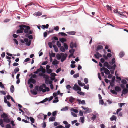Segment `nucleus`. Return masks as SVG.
<instances>
[{
    "label": "nucleus",
    "mask_w": 128,
    "mask_h": 128,
    "mask_svg": "<svg viewBox=\"0 0 128 128\" xmlns=\"http://www.w3.org/2000/svg\"><path fill=\"white\" fill-rule=\"evenodd\" d=\"M124 55V54L123 52H120L119 54V56H120V58H122L123 57Z\"/></svg>",
    "instance_id": "nucleus-29"
},
{
    "label": "nucleus",
    "mask_w": 128,
    "mask_h": 128,
    "mask_svg": "<svg viewBox=\"0 0 128 128\" xmlns=\"http://www.w3.org/2000/svg\"><path fill=\"white\" fill-rule=\"evenodd\" d=\"M84 89L88 90L89 88V85L88 84H87L86 86H84Z\"/></svg>",
    "instance_id": "nucleus-61"
},
{
    "label": "nucleus",
    "mask_w": 128,
    "mask_h": 128,
    "mask_svg": "<svg viewBox=\"0 0 128 128\" xmlns=\"http://www.w3.org/2000/svg\"><path fill=\"white\" fill-rule=\"evenodd\" d=\"M67 33L71 35H74L76 34V32L75 31H71L66 32Z\"/></svg>",
    "instance_id": "nucleus-16"
},
{
    "label": "nucleus",
    "mask_w": 128,
    "mask_h": 128,
    "mask_svg": "<svg viewBox=\"0 0 128 128\" xmlns=\"http://www.w3.org/2000/svg\"><path fill=\"white\" fill-rule=\"evenodd\" d=\"M46 72L48 74H50L52 72V70L50 69L46 70Z\"/></svg>",
    "instance_id": "nucleus-55"
},
{
    "label": "nucleus",
    "mask_w": 128,
    "mask_h": 128,
    "mask_svg": "<svg viewBox=\"0 0 128 128\" xmlns=\"http://www.w3.org/2000/svg\"><path fill=\"white\" fill-rule=\"evenodd\" d=\"M25 42H26V44L28 46H30L31 44V40H28L27 38H25L24 39Z\"/></svg>",
    "instance_id": "nucleus-3"
},
{
    "label": "nucleus",
    "mask_w": 128,
    "mask_h": 128,
    "mask_svg": "<svg viewBox=\"0 0 128 128\" xmlns=\"http://www.w3.org/2000/svg\"><path fill=\"white\" fill-rule=\"evenodd\" d=\"M43 88V87L42 86H40L38 88L39 90L40 91H41L42 90Z\"/></svg>",
    "instance_id": "nucleus-64"
},
{
    "label": "nucleus",
    "mask_w": 128,
    "mask_h": 128,
    "mask_svg": "<svg viewBox=\"0 0 128 128\" xmlns=\"http://www.w3.org/2000/svg\"><path fill=\"white\" fill-rule=\"evenodd\" d=\"M19 27L20 28V29L23 32L24 28L26 27V26L25 25L22 24L20 25Z\"/></svg>",
    "instance_id": "nucleus-8"
},
{
    "label": "nucleus",
    "mask_w": 128,
    "mask_h": 128,
    "mask_svg": "<svg viewBox=\"0 0 128 128\" xmlns=\"http://www.w3.org/2000/svg\"><path fill=\"white\" fill-rule=\"evenodd\" d=\"M72 53H71L68 56L69 58H70L71 57L73 56L74 54V53L75 51V50L74 49H72V50H70L69 52L70 53H72Z\"/></svg>",
    "instance_id": "nucleus-7"
},
{
    "label": "nucleus",
    "mask_w": 128,
    "mask_h": 128,
    "mask_svg": "<svg viewBox=\"0 0 128 128\" xmlns=\"http://www.w3.org/2000/svg\"><path fill=\"white\" fill-rule=\"evenodd\" d=\"M108 63L107 62H105L104 64V66L107 67L108 65Z\"/></svg>",
    "instance_id": "nucleus-54"
},
{
    "label": "nucleus",
    "mask_w": 128,
    "mask_h": 128,
    "mask_svg": "<svg viewBox=\"0 0 128 128\" xmlns=\"http://www.w3.org/2000/svg\"><path fill=\"white\" fill-rule=\"evenodd\" d=\"M58 97H56L55 98V100L53 101V102L56 103L58 102Z\"/></svg>",
    "instance_id": "nucleus-36"
},
{
    "label": "nucleus",
    "mask_w": 128,
    "mask_h": 128,
    "mask_svg": "<svg viewBox=\"0 0 128 128\" xmlns=\"http://www.w3.org/2000/svg\"><path fill=\"white\" fill-rule=\"evenodd\" d=\"M50 75L52 77H54L57 75L55 73L53 72Z\"/></svg>",
    "instance_id": "nucleus-63"
},
{
    "label": "nucleus",
    "mask_w": 128,
    "mask_h": 128,
    "mask_svg": "<svg viewBox=\"0 0 128 128\" xmlns=\"http://www.w3.org/2000/svg\"><path fill=\"white\" fill-rule=\"evenodd\" d=\"M57 112V111H54L52 112V115L53 116H55Z\"/></svg>",
    "instance_id": "nucleus-57"
},
{
    "label": "nucleus",
    "mask_w": 128,
    "mask_h": 128,
    "mask_svg": "<svg viewBox=\"0 0 128 128\" xmlns=\"http://www.w3.org/2000/svg\"><path fill=\"white\" fill-rule=\"evenodd\" d=\"M64 46L66 50H67L68 49V46L66 43H64Z\"/></svg>",
    "instance_id": "nucleus-58"
},
{
    "label": "nucleus",
    "mask_w": 128,
    "mask_h": 128,
    "mask_svg": "<svg viewBox=\"0 0 128 128\" xmlns=\"http://www.w3.org/2000/svg\"><path fill=\"white\" fill-rule=\"evenodd\" d=\"M68 110V108L67 106H65L64 108L61 109V110L62 111H64L67 110Z\"/></svg>",
    "instance_id": "nucleus-35"
},
{
    "label": "nucleus",
    "mask_w": 128,
    "mask_h": 128,
    "mask_svg": "<svg viewBox=\"0 0 128 128\" xmlns=\"http://www.w3.org/2000/svg\"><path fill=\"white\" fill-rule=\"evenodd\" d=\"M91 109H90L88 108H87V110H85L84 112V113H89L91 111Z\"/></svg>",
    "instance_id": "nucleus-38"
},
{
    "label": "nucleus",
    "mask_w": 128,
    "mask_h": 128,
    "mask_svg": "<svg viewBox=\"0 0 128 128\" xmlns=\"http://www.w3.org/2000/svg\"><path fill=\"white\" fill-rule=\"evenodd\" d=\"M40 71H41L44 74L46 72V70L44 68H43V67L41 66L40 67Z\"/></svg>",
    "instance_id": "nucleus-15"
},
{
    "label": "nucleus",
    "mask_w": 128,
    "mask_h": 128,
    "mask_svg": "<svg viewBox=\"0 0 128 128\" xmlns=\"http://www.w3.org/2000/svg\"><path fill=\"white\" fill-rule=\"evenodd\" d=\"M78 84L80 86H82L85 85V84L84 83H82L80 80H78Z\"/></svg>",
    "instance_id": "nucleus-13"
},
{
    "label": "nucleus",
    "mask_w": 128,
    "mask_h": 128,
    "mask_svg": "<svg viewBox=\"0 0 128 128\" xmlns=\"http://www.w3.org/2000/svg\"><path fill=\"white\" fill-rule=\"evenodd\" d=\"M115 59L114 58H113L111 62H110L109 63L111 65H113L115 62Z\"/></svg>",
    "instance_id": "nucleus-14"
},
{
    "label": "nucleus",
    "mask_w": 128,
    "mask_h": 128,
    "mask_svg": "<svg viewBox=\"0 0 128 128\" xmlns=\"http://www.w3.org/2000/svg\"><path fill=\"white\" fill-rule=\"evenodd\" d=\"M70 48H73L74 46L76 47L75 44L74 45L73 42H71L70 45Z\"/></svg>",
    "instance_id": "nucleus-23"
},
{
    "label": "nucleus",
    "mask_w": 128,
    "mask_h": 128,
    "mask_svg": "<svg viewBox=\"0 0 128 128\" xmlns=\"http://www.w3.org/2000/svg\"><path fill=\"white\" fill-rule=\"evenodd\" d=\"M75 99V98H73L72 96H70V99H69V101L71 103H72L73 102L74 100Z\"/></svg>",
    "instance_id": "nucleus-31"
},
{
    "label": "nucleus",
    "mask_w": 128,
    "mask_h": 128,
    "mask_svg": "<svg viewBox=\"0 0 128 128\" xmlns=\"http://www.w3.org/2000/svg\"><path fill=\"white\" fill-rule=\"evenodd\" d=\"M49 25L48 24H47L46 25H42V28L44 29L45 28H48Z\"/></svg>",
    "instance_id": "nucleus-28"
},
{
    "label": "nucleus",
    "mask_w": 128,
    "mask_h": 128,
    "mask_svg": "<svg viewBox=\"0 0 128 128\" xmlns=\"http://www.w3.org/2000/svg\"><path fill=\"white\" fill-rule=\"evenodd\" d=\"M30 29V27L28 26H26V27L24 28V32L25 33L27 34L29 31V30Z\"/></svg>",
    "instance_id": "nucleus-6"
},
{
    "label": "nucleus",
    "mask_w": 128,
    "mask_h": 128,
    "mask_svg": "<svg viewBox=\"0 0 128 128\" xmlns=\"http://www.w3.org/2000/svg\"><path fill=\"white\" fill-rule=\"evenodd\" d=\"M53 48L56 52H57L58 51V49L56 46L55 44L53 45Z\"/></svg>",
    "instance_id": "nucleus-30"
},
{
    "label": "nucleus",
    "mask_w": 128,
    "mask_h": 128,
    "mask_svg": "<svg viewBox=\"0 0 128 128\" xmlns=\"http://www.w3.org/2000/svg\"><path fill=\"white\" fill-rule=\"evenodd\" d=\"M30 120L32 123H34V120L32 117H30Z\"/></svg>",
    "instance_id": "nucleus-50"
},
{
    "label": "nucleus",
    "mask_w": 128,
    "mask_h": 128,
    "mask_svg": "<svg viewBox=\"0 0 128 128\" xmlns=\"http://www.w3.org/2000/svg\"><path fill=\"white\" fill-rule=\"evenodd\" d=\"M25 36L26 37H28V38L32 40V39L33 38V37L32 35H29L28 34H26L25 35Z\"/></svg>",
    "instance_id": "nucleus-21"
},
{
    "label": "nucleus",
    "mask_w": 128,
    "mask_h": 128,
    "mask_svg": "<svg viewBox=\"0 0 128 128\" xmlns=\"http://www.w3.org/2000/svg\"><path fill=\"white\" fill-rule=\"evenodd\" d=\"M103 48V46L101 45H98L97 47L96 51H98V50L102 49Z\"/></svg>",
    "instance_id": "nucleus-22"
},
{
    "label": "nucleus",
    "mask_w": 128,
    "mask_h": 128,
    "mask_svg": "<svg viewBox=\"0 0 128 128\" xmlns=\"http://www.w3.org/2000/svg\"><path fill=\"white\" fill-rule=\"evenodd\" d=\"M36 82V80L32 78H30L28 80V84H30L31 82L33 84H35Z\"/></svg>",
    "instance_id": "nucleus-4"
},
{
    "label": "nucleus",
    "mask_w": 128,
    "mask_h": 128,
    "mask_svg": "<svg viewBox=\"0 0 128 128\" xmlns=\"http://www.w3.org/2000/svg\"><path fill=\"white\" fill-rule=\"evenodd\" d=\"M48 45L50 48H51L52 47V43L51 42H49L48 43Z\"/></svg>",
    "instance_id": "nucleus-45"
},
{
    "label": "nucleus",
    "mask_w": 128,
    "mask_h": 128,
    "mask_svg": "<svg viewBox=\"0 0 128 128\" xmlns=\"http://www.w3.org/2000/svg\"><path fill=\"white\" fill-rule=\"evenodd\" d=\"M60 50L62 52H64L65 51V49L64 47L63 46H62L60 48Z\"/></svg>",
    "instance_id": "nucleus-44"
},
{
    "label": "nucleus",
    "mask_w": 128,
    "mask_h": 128,
    "mask_svg": "<svg viewBox=\"0 0 128 128\" xmlns=\"http://www.w3.org/2000/svg\"><path fill=\"white\" fill-rule=\"evenodd\" d=\"M50 54V56H51V57H55L56 55V54L52 52L51 54H50V53H49Z\"/></svg>",
    "instance_id": "nucleus-39"
},
{
    "label": "nucleus",
    "mask_w": 128,
    "mask_h": 128,
    "mask_svg": "<svg viewBox=\"0 0 128 128\" xmlns=\"http://www.w3.org/2000/svg\"><path fill=\"white\" fill-rule=\"evenodd\" d=\"M55 118L54 117H50L49 119V122H53L55 120Z\"/></svg>",
    "instance_id": "nucleus-20"
},
{
    "label": "nucleus",
    "mask_w": 128,
    "mask_h": 128,
    "mask_svg": "<svg viewBox=\"0 0 128 128\" xmlns=\"http://www.w3.org/2000/svg\"><path fill=\"white\" fill-rule=\"evenodd\" d=\"M8 115L6 114L3 113L1 115V117L2 118H6L7 117Z\"/></svg>",
    "instance_id": "nucleus-26"
},
{
    "label": "nucleus",
    "mask_w": 128,
    "mask_h": 128,
    "mask_svg": "<svg viewBox=\"0 0 128 128\" xmlns=\"http://www.w3.org/2000/svg\"><path fill=\"white\" fill-rule=\"evenodd\" d=\"M94 56L96 58H99V57H102V56L101 54H99L98 52H96V54H94Z\"/></svg>",
    "instance_id": "nucleus-5"
},
{
    "label": "nucleus",
    "mask_w": 128,
    "mask_h": 128,
    "mask_svg": "<svg viewBox=\"0 0 128 128\" xmlns=\"http://www.w3.org/2000/svg\"><path fill=\"white\" fill-rule=\"evenodd\" d=\"M115 90L117 92H120L121 90V88L118 86H116L114 88Z\"/></svg>",
    "instance_id": "nucleus-11"
},
{
    "label": "nucleus",
    "mask_w": 128,
    "mask_h": 128,
    "mask_svg": "<svg viewBox=\"0 0 128 128\" xmlns=\"http://www.w3.org/2000/svg\"><path fill=\"white\" fill-rule=\"evenodd\" d=\"M110 91L112 93L116 95L118 94L117 92L114 90H111Z\"/></svg>",
    "instance_id": "nucleus-34"
},
{
    "label": "nucleus",
    "mask_w": 128,
    "mask_h": 128,
    "mask_svg": "<svg viewBox=\"0 0 128 128\" xmlns=\"http://www.w3.org/2000/svg\"><path fill=\"white\" fill-rule=\"evenodd\" d=\"M106 8L108 10H112V7L110 6H109L108 5H107Z\"/></svg>",
    "instance_id": "nucleus-51"
},
{
    "label": "nucleus",
    "mask_w": 128,
    "mask_h": 128,
    "mask_svg": "<svg viewBox=\"0 0 128 128\" xmlns=\"http://www.w3.org/2000/svg\"><path fill=\"white\" fill-rule=\"evenodd\" d=\"M40 71V68L39 69H38L36 71L34 72V73L35 74H37Z\"/></svg>",
    "instance_id": "nucleus-56"
},
{
    "label": "nucleus",
    "mask_w": 128,
    "mask_h": 128,
    "mask_svg": "<svg viewBox=\"0 0 128 128\" xmlns=\"http://www.w3.org/2000/svg\"><path fill=\"white\" fill-rule=\"evenodd\" d=\"M84 81L86 84L88 82V79L87 78H85L84 79Z\"/></svg>",
    "instance_id": "nucleus-53"
},
{
    "label": "nucleus",
    "mask_w": 128,
    "mask_h": 128,
    "mask_svg": "<svg viewBox=\"0 0 128 128\" xmlns=\"http://www.w3.org/2000/svg\"><path fill=\"white\" fill-rule=\"evenodd\" d=\"M116 67V64H114L113 66H111V68H112V70H115Z\"/></svg>",
    "instance_id": "nucleus-62"
},
{
    "label": "nucleus",
    "mask_w": 128,
    "mask_h": 128,
    "mask_svg": "<svg viewBox=\"0 0 128 128\" xmlns=\"http://www.w3.org/2000/svg\"><path fill=\"white\" fill-rule=\"evenodd\" d=\"M57 45L58 47L60 48L61 47V44L60 42L58 41L57 42Z\"/></svg>",
    "instance_id": "nucleus-42"
},
{
    "label": "nucleus",
    "mask_w": 128,
    "mask_h": 128,
    "mask_svg": "<svg viewBox=\"0 0 128 128\" xmlns=\"http://www.w3.org/2000/svg\"><path fill=\"white\" fill-rule=\"evenodd\" d=\"M71 110L73 111L76 113H77L78 112V110L77 109H74V108H72L71 109Z\"/></svg>",
    "instance_id": "nucleus-46"
},
{
    "label": "nucleus",
    "mask_w": 128,
    "mask_h": 128,
    "mask_svg": "<svg viewBox=\"0 0 128 128\" xmlns=\"http://www.w3.org/2000/svg\"><path fill=\"white\" fill-rule=\"evenodd\" d=\"M3 122L1 118L0 119V125L2 128H3L4 126V124H3Z\"/></svg>",
    "instance_id": "nucleus-25"
},
{
    "label": "nucleus",
    "mask_w": 128,
    "mask_h": 128,
    "mask_svg": "<svg viewBox=\"0 0 128 128\" xmlns=\"http://www.w3.org/2000/svg\"><path fill=\"white\" fill-rule=\"evenodd\" d=\"M58 62L56 60H54L52 62V64L53 65L57 64H58Z\"/></svg>",
    "instance_id": "nucleus-17"
},
{
    "label": "nucleus",
    "mask_w": 128,
    "mask_h": 128,
    "mask_svg": "<svg viewBox=\"0 0 128 128\" xmlns=\"http://www.w3.org/2000/svg\"><path fill=\"white\" fill-rule=\"evenodd\" d=\"M44 78L46 79H48L49 76H48L46 74H44L43 76Z\"/></svg>",
    "instance_id": "nucleus-37"
},
{
    "label": "nucleus",
    "mask_w": 128,
    "mask_h": 128,
    "mask_svg": "<svg viewBox=\"0 0 128 128\" xmlns=\"http://www.w3.org/2000/svg\"><path fill=\"white\" fill-rule=\"evenodd\" d=\"M104 72L106 74L108 75L110 74V72L109 70L106 68H104Z\"/></svg>",
    "instance_id": "nucleus-9"
},
{
    "label": "nucleus",
    "mask_w": 128,
    "mask_h": 128,
    "mask_svg": "<svg viewBox=\"0 0 128 128\" xmlns=\"http://www.w3.org/2000/svg\"><path fill=\"white\" fill-rule=\"evenodd\" d=\"M77 100L79 104H80V102H81V104H85V101L84 100H82L81 101L79 99H77Z\"/></svg>",
    "instance_id": "nucleus-33"
},
{
    "label": "nucleus",
    "mask_w": 128,
    "mask_h": 128,
    "mask_svg": "<svg viewBox=\"0 0 128 128\" xmlns=\"http://www.w3.org/2000/svg\"><path fill=\"white\" fill-rule=\"evenodd\" d=\"M35 14L38 16H39L41 15L42 14L41 12H36L34 14Z\"/></svg>",
    "instance_id": "nucleus-19"
},
{
    "label": "nucleus",
    "mask_w": 128,
    "mask_h": 128,
    "mask_svg": "<svg viewBox=\"0 0 128 128\" xmlns=\"http://www.w3.org/2000/svg\"><path fill=\"white\" fill-rule=\"evenodd\" d=\"M73 89L76 91L78 90L80 91H81V88L78 86L76 84H74V86L73 87Z\"/></svg>",
    "instance_id": "nucleus-2"
},
{
    "label": "nucleus",
    "mask_w": 128,
    "mask_h": 128,
    "mask_svg": "<svg viewBox=\"0 0 128 128\" xmlns=\"http://www.w3.org/2000/svg\"><path fill=\"white\" fill-rule=\"evenodd\" d=\"M128 92V90L126 88H124L122 91V94H126Z\"/></svg>",
    "instance_id": "nucleus-10"
},
{
    "label": "nucleus",
    "mask_w": 128,
    "mask_h": 128,
    "mask_svg": "<svg viewBox=\"0 0 128 128\" xmlns=\"http://www.w3.org/2000/svg\"><path fill=\"white\" fill-rule=\"evenodd\" d=\"M60 54L61 56V61L63 62L66 59L68 56V54H64L63 53H60Z\"/></svg>",
    "instance_id": "nucleus-1"
},
{
    "label": "nucleus",
    "mask_w": 128,
    "mask_h": 128,
    "mask_svg": "<svg viewBox=\"0 0 128 128\" xmlns=\"http://www.w3.org/2000/svg\"><path fill=\"white\" fill-rule=\"evenodd\" d=\"M77 93L78 94L84 96V92H82L78 91L77 92Z\"/></svg>",
    "instance_id": "nucleus-49"
},
{
    "label": "nucleus",
    "mask_w": 128,
    "mask_h": 128,
    "mask_svg": "<svg viewBox=\"0 0 128 128\" xmlns=\"http://www.w3.org/2000/svg\"><path fill=\"white\" fill-rule=\"evenodd\" d=\"M80 119L82 123L84 121V117L83 116L81 117L80 118Z\"/></svg>",
    "instance_id": "nucleus-59"
},
{
    "label": "nucleus",
    "mask_w": 128,
    "mask_h": 128,
    "mask_svg": "<svg viewBox=\"0 0 128 128\" xmlns=\"http://www.w3.org/2000/svg\"><path fill=\"white\" fill-rule=\"evenodd\" d=\"M116 117L114 115H112V116L110 118V120L111 121H112L114 120H116Z\"/></svg>",
    "instance_id": "nucleus-12"
},
{
    "label": "nucleus",
    "mask_w": 128,
    "mask_h": 128,
    "mask_svg": "<svg viewBox=\"0 0 128 128\" xmlns=\"http://www.w3.org/2000/svg\"><path fill=\"white\" fill-rule=\"evenodd\" d=\"M3 120L4 122L6 123H9L10 122V120L8 118H4Z\"/></svg>",
    "instance_id": "nucleus-24"
},
{
    "label": "nucleus",
    "mask_w": 128,
    "mask_h": 128,
    "mask_svg": "<svg viewBox=\"0 0 128 128\" xmlns=\"http://www.w3.org/2000/svg\"><path fill=\"white\" fill-rule=\"evenodd\" d=\"M14 86L12 85L10 88V92L12 93H13L14 91Z\"/></svg>",
    "instance_id": "nucleus-27"
},
{
    "label": "nucleus",
    "mask_w": 128,
    "mask_h": 128,
    "mask_svg": "<svg viewBox=\"0 0 128 128\" xmlns=\"http://www.w3.org/2000/svg\"><path fill=\"white\" fill-rule=\"evenodd\" d=\"M61 56L62 55L60 54H60H58L56 55L57 59L58 60H60V59L61 58Z\"/></svg>",
    "instance_id": "nucleus-18"
},
{
    "label": "nucleus",
    "mask_w": 128,
    "mask_h": 128,
    "mask_svg": "<svg viewBox=\"0 0 128 128\" xmlns=\"http://www.w3.org/2000/svg\"><path fill=\"white\" fill-rule=\"evenodd\" d=\"M20 70V69L18 68V67H17L14 70V73L15 74H16L17 72H18Z\"/></svg>",
    "instance_id": "nucleus-32"
},
{
    "label": "nucleus",
    "mask_w": 128,
    "mask_h": 128,
    "mask_svg": "<svg viewBox=\"0 0 128 128\" xmlns=\"http://www.w3.org/2000/svg\"><path fill=\"white\" fill-rule=\"evenodd\" d=\"M59 34H60V35L62 36H67V34L63 32H60L58 33Z\"/></svg>",
    "instance_id": "nucleus-48"
},
{
    "label": "nucleus",
    "mask_w": 128,
    "mask_h": 128,
    "mask_svg": "<svg viewBox=\"0 0 128 128\" xmlns=\"http://www.w3.org/2000/svg\"><path fill=\"white\" fill-rule=\"evenodd\" d=\"M96 115L93 114L91 118V119L93 120H94L96 119Z\"/></svg>",
    "instance_id": "nucleus-43"
},
{
    "label": "nucleus",
    "mask_w": 128,
    "mask_h": 128,
    "mask_svg": "<svg viewBox=\"0 0 128 128\" xmlns=\"http://www.w3.org/2000/svg\"><path fill=\"white\" fill-rule=\"evenodd\" d=\"M104 103V102L102 100H99V104L103 105Z\"/></svg>",
    "instance_id": "nucleus-52"
},
{
    "label": "nucleus",
    "mask_w": 128,
    "mask_h": 128,
    "mask_svg": "<svg viewBox=\"0 0 128 128\" xmlns=\"http://www.w3.org/2000/svg\"><path fill=\"white\" fill-rule=\"evenodd\" d=\"M79 73H78L76 74H74L73 75V77L74 78H76L77 77L79 76Z\"/></svg>",
    "instance_id": "nucleus-40"
},
{
    "label": "nucleus",
    "mask_w": 128,
    "mask_h": 128,
    "mask_svg": "<svg viewBox=\"0 0 128 128\" xmlns=\"http://www.w3.org/2000/svg\"><path fill=\"white\" fill-rule=\"evenodd\" d=\"M121 82L123 84H126L127 83L126 80H122Z\"/></svg>",
    "instance_id": "nucleus-47"
},
{
    "label": "nucleus",
    "mask_w": 128,
    "mask_h": 128,
    "mask_svg": "<svg viewBox=\"0 0 128 128\" xmlns=\"http://www.w3.org/2000/svg\"><path fill=\"white\" fill-rule=\"evenodd\" d=\"M60 40L62 43H63L64 42L66 41V40L64 38H60Z\"/></svg>",
    "instance_id": "nucleus-41"
},
{
    "label": "nucleus",
    "mask_w": 128,
    "mask_h": 128,
    "mask_svg": "<svg viewBox=\"0 0 128 128\" xmlns=\"http://www.w3.org/2000/svg\"><path fill=\"white\" fill-rule=\"evenodd\" d=\"M23 32L22 31V30H21L20 29L18 30H17V32H16L17 34L22 33Z\"/></svg>",
    "instance_id": "nucleus-60"
}]
</instances>
